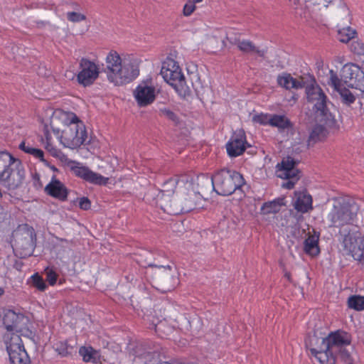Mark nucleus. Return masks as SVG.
I'll return each instance as SVG.
<instances>
[{
  "label": "nucleus",
  "mask_w": 364,
  "mask_h": 364,
  "mask_svg": "<svg viewBox=\"0 0 364 364\" xmlns=\"http://www.w3.org/2000/svg\"><path fill=\"white\" fill-rule=\"evenodd\" d=\"M105 73L109 82L122 86L135 80L139 75L141 60L133 54H119L112 50L105 59Z\"/></svg>",
  "instance_id": "f257e3e1"
},
{
  "label": "nucleus",
  "mask_w": 364,
  "mask_h": 364,
  "mask_svg": "<svg viewBox=\"0 0 364 364\" xmlns=\"http://www.w3.org/2000/svg\"><path fill=\"white\" fill-rule=\"evenodd\" d=\"M296 14L304 18L316 17L324 9L329 8L347 18L350 11L344 0H288Z\"/></svg>",
  "instance_id": "f03ea898"
},
{
  "label": "nucleus",
  "mask_w": 364,
  "mask_h": 364,
  "mask_svg": "<svg viewBox=\"0 0 364 364\" xmlns=\"http://www.w3.org/2000/svg\"><path fill=\"white\" fill-rule=\"evenodd\" d=\"M208 183H210L213 190L221 196H230L245 185L243 176L237 171L228 168L218 171L210 178L203 177Z\"/></svg>",
  "instance_id": "7ed1b4c3"
},
{
  "label": "nucleus",
  "mask_w": 364,
  "mask_h": 364,
  "mask_svg": "<svg viewBox=\"0 0 364 364\" xmlns=\"http://www.w3.org/2000/svg\"><path fill=\"white\" fill-rule=\"evenodd\" d=\"M152 253L144 252L139 255L137 260L140 266L143 267H156L155 279L156 284L164 291H169L174 289L178 282V278L174 275L175 271L170 265H164L152 262Z\"/></svg>",
  "instance_id": "20e7f679"
},
{
  "label": "nucleus",
  "mask_w": 364,
  "mask_h": 364,
  "mask_svg": "<svg viewBox=\"0 0 364 364\" xmlns=\"http://www.w3.org/2000/svg\"><path fill=\"white\" fill-rule=\"evenodd\" d=\"M160 74L181 97L186 98L191 95V90L186 83L178 62L173 58L168 57L162 63Z\"/></svg>",
  "instance_id": "39448f33"
},
{
  "label": "nucleus",
  "mask_w": 364,
  "mask_h": 364,
  "mask_svg": "<svg viewBox=\"0 0 364 364\" xmlns=\"http://www.w3.org/2000/svg\"><path fill=\"white\" fill-rule=\"evenodd\" d=\"M53 132L58 135L61 144L65 147L76 149L80 146L87 139V134L85 125L75 114H73L70 123L65 127L61 134L58 129L52 127Z\"/></svg>",
  "instance_id": "423d86ee"
},
{
  "label": "nucleus",
  "mask_w": 364,
  "mask_h": 364,
  "mask_svg": "<svg viewBox=\"0 0 364 364\" xmlns=\"http://www.w3.org/2000/svg\"><path fill=\"white\" fill-rule=\"evenodd\" d=\"M178 182L179 180L177 178H170L162 184L161 188L156 197V204L169 215H178L184 210V208L181 207L174 198ZM193 208L190 207L185 211H189Z\"/></svg>",
  "instance_id": "0eeeda50"
},
{
  "label": "nucleus",
  "mask_w": 364,
  "mask_h": 364,
  "mask_svg": "<svg viewBox=\"0 0 364 364\" xmlns=\"http://www.w3.org/2000/svg\"><path fill=\"white\" fill-rule=\"evenodd\" d=\"M358 206L354 202L338 200L333 205L328 215L331 227L339 228L353 223L356 218Z\"/></svg>",
  "instance_id": "6e6552de"
},
{
  "label": "nucleus",
  "mask_w": 364,
  "mask_h": 364,
  "mask_svg": "<svg viewBox=\"0 0 364 364\" xmlns=\"http://www.w3.org/2000/svg\"><path fill=\"white\" fill-rule=\"evenodd\" d=\"M306 93L308 102H314V108L317 112H320L323 117L321 121H323L326 126L333 127L336 120L327 109V97L322 89L316 84L315 80H313V83L306 86Z\"/></svg>",
  "instance_id": "1a4fd4ad"
},
{
  "label": "nucleus",
  "mask_w": 364,
  "mask_h": 364,
  "mask_svg": "<svg viewBox=\"0 0 364 364\" xmlns=\"http://www.w3.org/2000/svg\"><path fill=\"white\" fill-rule=\"evenodd\" d=\"M4 343L11 364L31 363L20 335L16 333H6L4 336Z\"/></svg>",
  "instance_id": "9d476101"
},
{
  "label": "nucleus",
  "mask_w": 364,
  "mask_h": 364,
  "mask_svg": "<svg viewBox=\"0 0 364 364\" xmlns=\"http://www.w3.org/2000/svg\"><path fill=\"white\" fill-rule=\"evenodd\" d=\"M352 341L351 336L343 331H336L334 332H331L327 336V346H326L327 349V355L328 357H332L333 363L336 364V353L346 347H349L350 346Z\"/></svg>",
  "instance_id": "9b49d317"
},
{
  "label": "nucleus",
  "mask_w": 364,
  "mask_h": 364,
  "mask_svg": "<svg viewBox=\"0 0 364 364\" xmlns=\"http://www.w3.org/2000/svg\"><path fill=\"white\" fill-rule=\"evenodd\" d=\"M327 336H318L316 332L309 336L306 341V347L309 349L311 354L321 364H332L333 360L332 357H328L327 349Z\"/></svg>",
  "instance_id": "f8f14e48"
},
{
  "label": "nucleus",
  "mask_w": 364,
  "mask_h": 364,
  "mask_svg": "<svg viewBox=\"0 0 364 364\" xmlns=\"http://www.w3.org/2000/svg\"><path fill=\"white\" fill-rule=\"evenodd\" d=\"M36 232L33 228L26 225L23 230L18 231L14 236L15 245L21 257L30 256L33 250Z\"/></svg>",
  "instance_id": "ddd939ff"
},
{
  "label": "nucleus",
  "mask_w": 364,
  "mask_h": 364,
  "mask_svg": "<svg viewBox=\"0 0 364 364\" xmlns=\"http://www.w3.org/2000/svg\"><path fill=\"white\" fill-rule=\"evenodd\" d=\"M341 76L347 86L360 90L364 88V72L358 65L353 63L345 65Z\"/></svg>",
  "instance_id": "4468645a"
},
{
  "label": "nucleus",
  "mask_w": 364,
  "mask_h": 364,
  "mask_svg": "<svg viewBox=\"0 0 364 364\" xmlns=\"http://www.w3.org/2000/svg\"><path fill=\"white\" fill-rule=\"evenodd\" d=\"M81 70L77 75V82L84 87L92 85L99 76L98 66L90 60L82 58L80 62Z\"/></svg>",
  "instance_id": "2eb2a0df"
},
{
  "label": "nucleus",
  "mask_w": 364,
  "mask_h": 364,
  "mask_svg": "<svg viewBox=\"0 0 364 364\" xmlns=\"http://www.w3.org/2000/svg\"><path fill=\"white\" fill-rule=\"evenodd\" d=\"M13 170H10L6 176L0 178V182L8 190H16L19 188L25 179V169L21 161H16Z\"/></svg>",
  "instance_id": "dca6fc26"
},
{
  "label": "nucleus",
  "mask_w": 364,
  "mask_h": 364,
  "mask_svg": "<svg viewBox=\"0 0 364 364\" xmlns=\"http://www.w3.org/2000/svg\"><path fill=\"white\" fill-rule=\"evenodd\" d=\"M129 354L134 358H137L141 360L144 364H158L161 362L158 350H151L142 343H137L130 348Z\"/></svg>",
  "instance_id": "f3484780"
},
{
  "label": "nucleus",
  "mask_w": 364,
  "mask_h": 364,
  "mask_svg": "<svg viewBox=\"0 0 364 364\" xmlns=\"http://www.w3.org/2000/svg\"><path fill=\"white\" fill-rule=\"evenodd\" d=\"M355 238L348 232L344 235L342 245L358 264L364 267V236L361 237L357 246L354 245Z\"/></svg>",
  "instance_id": "a211bd4d"
},
{
  "label": "nucleus",
  "mask_w": 364,
  "mask_h": 364,
  "mask_svg": "<svg viewBox=\"0 0 364 364\" xmlns=\"http://www.w3.org/2000/svg\"><path fill=\"white\" fill-rule=\"evenodd\" d=\"M28 322V318L22 314H16L12 310H9L5 313L3 318V323L9 331H16L17 333H22L24 327Z\"/></svg>",
  "instance_id": "6ab92c4d"
},
{
  "label": "nucleus",
  "mask_w": 364,
  "mask_h": 364,
  "mask_svg": "<svg viewBox=\"0 0 364 364\" xmlns=\"http://www.w3.org/2000/svg\"><path fill=\"white\" fill-rule=\"evenodd\" d=\"M246 136L242 129L235 132L226 144L227 152L231 157H236L243 154L246 149Z\"/></svg>",
  "instance_id": "aec40b11"
},
{
  "label": "nucleus",
  "mask_w": 364,
  "mask_h": 364,
  "mask_svg": "<svg viewBox=\"0 0 364 364\" xmlns=\"http://www.w3.org/2000/svg\"><path fill=\"white\" fill-rule=\"evenodd\" d=\"M155 87L141 82L134 90V97L140 107H146L155 100Z\"/></svg>",
  "instance_id": "412c9836"
},
{
  "label": "nucleus",
  "mask_w": 364,
  "mask_h": 364,
  "mask_svg": "<svg viewBox=\"0 0 364 364\" xmlns=\"http://www.w3.org/2000/svg\"><path fill=\"white\" fill-rule=\"evenodd\" d=\"M77 164L76 166H71V171L77 177L96 185H105L107 183V178L93 172L86 166H80L78 163Z\"/></svg>",
  "instance_id": "4be33fe9"
},
{
  "label": "nucleus",
  "mask_w": 364,
  "mask_h": 364,
  "mask_svg": "<svg viewBox=\"0 0 364 364\" xmlns=\"http://www.w3.org/2000/svg\"><path fill=\"white\" fill-rule=\"evenodd\" d=\"M228 41L232 45H235L245 54H257L258 56L264 58L266 50H260L255 43L250 40H241L237 37H227Z\"/></svg>",
  "instance_id": "5701e85b"
},
{
  "label": "nucleus",
  "mask_w": 364,
  "mask_h": 364,
  "mask_svg": "<svg viewBox=\"0 0 364 364\" xmlns=\"http://www.w3.org/2000/svg\"><path fill=\"white\" fill-rule=\"evenodd\" d=\"M44 191L47 195L61 201H65L68 198V188L55 176L52 178L51 181L45 187Z\"/></svg>",
  "instance_id": "b1692460"
},
{
  "label": "nucleus",
  "mask_w": 364,
  "mask_h": 364,
  "mask_svg": "<svg viewBox=\"0 0 364 364\" xmlns=\"http://www.w3.org/2000/svg\"><path fill=\"white\" fill-rule=\"evenodd\" d=\"M54 349L62 357L72 356L77 352V343L73 340L58 341Z\"/></svg>",
  "instance_id": "393cba45"
},
{
  "label": "nucleus",
  "mask_w": 364,
  "mask_h": 364,
  "mask_svg": "<svg viewBox=\"0 0 364 364\" xmlns=\"http://www.w3.org/2000/svg\"><path fill=\"white\" fill-rule=\"evenodd\" d=\"M319 233L314 231V235H309L304 242V252L311 256H317L320 253L318 247Z\"/></svg>",
  "instance_id": "a878e982"
},
{
  "label": "nucleus",
  "mask_w": 364,
  "mask_h": 364,
  "mask_svg": "<svg viewBox=\"0 0 364 364\" xmlns=\"http://www.w3.org/2000/svg\"><path fill=\"white\" fill-rule=\"evenodd\" d=\"M284 205V198H277L273 200L264 203L261 207L260 213L262 215L275 214L279 213L282 207Z\"/></svg>",
  "instance_id": "bb28decb"
},
{
  "label": "nucleus",
  "mask_w": 364,
  "mask_h": 364,
  "mask_svg": "<svg viewBox=\"0 0 364 364\" xmlns=\"http://www.w3.org/2000/svg\"><path fill=\"white\" fill-rule=\"evenodd\" d=\"M328 132L323 125H315L309 136L308 145H314V144L323 141L328 136Z\"/></svg>",
  "instance_id": "cd10ccee"
},
{
  "label": "nucleus",
  "mask_w": 364,
  "mask_h": 364,
  "mask_svg": "<svg viewBox=\"0 0 364 364\" xmlns=\"http://www.w3.org/2000/svg\"><path fill=\"white\" fill-rule=\"evenodd\" d=\"M270 126L277 127L280 131L293 128L292 122L283 114H272L270 117Z\"/></svg>",
  "instance_id": "c85d7f7f"
},
{
  "label": "nucleus",
  "mask_w": 364,
  "mask_h": 364,
  "mask_svg": "<svg viewBox=\"0 0 364 364\" xmlns=\"http://www.w3.org/2000/svg\"><path fill=\"white\" fill-rule=\"evenodd\" d=\"M191 84L197 96L203 100L208 94L210 87L208 84H203L198 75H193L191 77Z\"/></svg>",
  "instance_id": "c756f323"
},
{
  "label": "nucleus",
  "mask_w": 364,
  "mask_h": 364,
  "mask_svg": "<svg viewBox=\"0 0 364 364\" xmlns=\"http://www.w3.org/2000/svg\"><path fill=\"white\" fill-rule=\"evenodd\" d=\"M79 354L85 363H97L99 361L97 352L91 346H81L79 349Z\"/></svg>",
  "instance_id": "7c9ffc66"
},
{
  "label": "nucleus",
  "mask_w": 364,
  "mask_h": 364,
  "mask_svg": "<svg viewBox=\"0 0 364 364\" xmlns=\"http://www.w3.org/2000/svg\"><path fill=\"white\" fill-rule=\"evenodd\" d=\"M353 350L354 349L351 346L346 347L336 353V359L339 358L344 364H354V359L353 357Z\"/></svg>",
  "instance_id": "2f4dec72"
},
{
  "label": "nucleus",
  "mask_w": 364,
  "mask_h": 364,
  "mask_svg": "<svg viewBox=\"0 0 364 364\" xmlns=\"http://www.w3.org/2000/svg\"><path fill=\"white\" fill-rule=\"evenodd\" d=\"M356 34L355 30L350 26L339 29L338 31V38L342 43H348L353 39Z\"/></svg>",
  "instance_id": "473e14b6"
},
{
  "label": "nucleus",
  "mask_w": 364,
  "mask_h": 364,
  "mask_svg": "<svg viewBox=\"0 0 364 364\" xmlns=\"http://www.w3.org/2000/svg\"><path fill=\"white\" fill-rule=\"evenodd\" d=\"M348 307L356 311L364 309V296L360 295H353L348 298Z\"/></svg>",
  "instance_id": "72a5a7b5"
},
{
  "label": "nucleus",
  "mask_w": 364,
  "mask_h": 364,
  "mask_svg": "<svg viewBox=\"0 0 364 364\" xmlns=\"http://www.w3.org/2000/svg\"><path fill=\"white\" fill-rule=\"evenodd\" d=\"M342 99V102L346 105H350L353 103L355 100V97L354 95L347 88L343 87L341 90L338 91Z\"/></svg>",
  "instance_id": "f704fd0d"
},
{
  "label": "nucleus",
  "mask_w": 364,
  "mask_h": 364,
  "mask_svg": "<svg viewBox=\"0 0 364 364\" xmlns=\"http://www.w3.org/2000/svg\"><path fill=\"white\" fill-rule=\"evenodd\" d=\"M296 162L291 158L287 157L286 159H283L281 164H278L277 167L280 166L278 171L279 173H284V171H291V169L295 168Z\"/></svg>",
  "instance_id": "c9c22d12"
},
{
  "label": "nucleus",
  "mask_w": 364,
  "mask_h": 364,
  "mask_svg": "<svg viewBox=\"0 0 364 364\" xmlns=\"http://www.w3.org/2000/svg\"><path fill=\"white\" fill-rule=\"evenodd\" d=\"M77 11H78L73 10L72 11L67 12L66 18L68 21L72 23H79L87 19V16L85 14Z\"/></svg>",
  "instance_id": "e433bc0d"
},
{
  "label": "nucleus",
  "mask_w": 364,
  "mask_h": 364,
  "mask_svg": "<svg viewBox=\"0 0 364 364\" xmlns=\"http://www.w3.org/2000/svg\"><path fill=\"white\" fill-rule=\"evenodd\" d=\"M300 173L301 172L298 168H294L291 169V171H284V173H279L278 174V177L284 179H291L298 181L301 177Z\"/></svg>",
  "instance_id": "4c0bfd02"
},
{
  "label": "nucleus",
  "mask_w": 364,
  "mask_h": 364,
  "mask_svg": "<svg viewBox=\"0 0 364 364\" xmlns=\"http://www.w3.org/2000/svg\"><path fill=\"white\" fill-rule=\"evenodd\" d=\"M31 280L33 286L39 291H43L46 289L47 285L45 281L43 280V277L40 276L38 273L34 274L31 277Z\"/></svg>",
  "instance_id": "58836bf2"
},
{
  "label": "nucleus",
  "mask_w": 364,
  "mask_h": 364,
  "mask_svg": "<svg viewBox=\"0 0 364 364\" xmlns=\"http://www.w3.org/2000/svg\"><path fill=\"white\" fill-rule=\"evenodd\" d=\"M290 79L291 74L284 73L282 75H278L277 80L279 85L287 90H290Z\"/></svg>",
  "instance_id": "ea45409f"
},
{
  "label": "nucleus",
  "mask_w": 364,
  "mask_h": 364,
  "mask_svg": "<svg viewBox=\"0 0 364 364\" xmlns=\"http://www.w3.org/2000/svg\"><path fill=\"white\" fill-rule=\"evenodd\" d=\"M306 199V202L304 203L303 201V200H301L300 198H299L295 203V205H294L295 209H296L297 210L301 211V212L307 211L309 207L311 204V196H309Z\"/></svg>",
  "instance_id": "a19ab883"
},
{
  "label": "nucleus",
  "mask_w": 364,
  "mask_h": 364,
  "mask_svg": "<svg viewBox=\"0 0 364 364\" xmlns=\"http://www.w3.org/2000/svg\"><path fill=\"white\" fill-rule=\"evenodd\" d=\"M331 77H330V82L329 85H331L335 90L337 92L343 88L341 81H343L342 78L340 79L337 74L333 73V70L330 71Z\"/></svg>",
  "instance_id": "79ce46f5"
},
{
  "label": "nucleus",
  "mask_w": 364,
  "mask_h": 364,
  "mask_svg": "<svg viewBox=\"0 0 364 364\" xmlns=\"http://www.w3.org/2000/svg\"><path fill=\"white\" fill-rule=\"evenodd\" d=\"M268 114H255L252 117V121L255 123H258L262 125L269 124L270 125V117Z\"/></svg>",
  "instance_id": "37998d69"
},
{
  "label": "nucleus",
  "mask_w": 364,
  "mask_h": 364,
  "mask_svg": "<svg viewBox=\"0 0 364 364\" xmlns=\"http://www.w3.org/2000/svg\"><path fill=\"white\" fill-rule=\"evenodd\" d=\"M351 50L356 55H364V43L360 41H353L350 46Z\"/></svg>",
  "instance_id": "c03bdc74"
},
{
  "label": "nucleus",
  "mask_w": 364,
  "mask_h": 364,
  "mask_svg": "<svg viewBox=\"0 0 364 364\" xmlns=\"http://www.w3.org/2000/svg\"><path fill=\"white\" fill-rule=\"evenodd\" d=\"M16 161H21V160L14 156V160H11L10 162L6 163L3 166L1 171H0V178L6 176L10 170H13V168L15 167L14 164H16Z\"/></svg>",
  "instance_id": "a18cd8bd"
},
{
  "label": "nucleus",
  "mask_w": 364,
  "mask_h": 364,
  "mask_svg": "<svg viewBox=\"0 0 364 364\" xmlns=\"http://www.w3.org/2000/svg\"><path fill=\"white\" fill-rule=\"evenodd\" d=\"M26 153L33 155L34 157L39 159L43 162L46 161L44 159V153L41 149L31 147L26 150Z\"/></svg>",
  "instance_id": "49530a36"
},
{
  "label": "nucleus",
  "mask_w": 364,
  "mask_h": 364,
  "mask_svg": "<svg viewBox=\"0 0 364 364\" xmlns=\"http://www.w3.org/2000/svg\"><path fill=\"white\" fill-rule=\"evenodd\" d=\"M166 323L160 321L158 323H152L151 326H149V328H154L156 333L159 334V336L164 337L166 336L167 334L164 331V328L166 327Z\"/></svg>",
  "instance_id": "de8ad7c7"
},
{
  "label": "nucleus",
  "mask_w": 364,
  "mask_h": 364,
  "mask_svg": "<svg viewBox=\"0 0 364 364\" xmlns=\"http://www.w3.org/2000/svg\"><path fill=\"white\" fill-rule=\"evenodd\" d=\"M160 112L161 113V114H163L164 116L167 117L168 119L173 122L175 124H178L179 122L178 117L171 110L166 109V108H164V109H160Z\"/></svg>",
  "instance_id": "09e8293b"
},
{
  "label": "nucleus",
  "mask_w": 364,
  "mask_h": 364,
  "mask_svg": "<svg viewBox=\"0 0 364 364\" xmlns=\"http://www.w3.org/2000/svg\"><path fill=\"white\" fill-rule=\"evenodd\" d=\"M11 160H14V156L7 151H0V171H1L3 166L10 162Z\"/></svg>",
  "instance_id": "8fccbe9b"
},
{
  "label": "nucleus",
  "mask_w": 364,
  "mask_h": 364,
  "mask_svg": "<svg viewBox=\"0 0 364 364\" xmlns=\"http://www.w3.org/2000/svg\"><path fill=\"white\" fill-rule=\"evenodd\" d=\"M61 4L63 6H65L68 9H72L73 11H79L81 9L80 5L77 2L73 1L63 0L61 1Z\"/></svg>",
  "instance_id": "3c124183"
},
{
  "label": "nucleus",
  "mask_w": 364,
  "mask_h": 364,
  "mask_svg": "<svg viewBox=\"0 0 364 364\" xmlns=\"http://www.w3.org/2000/svg\"><path fill=\"white\" fill-rule=\"evenodd\" d=\"M196 5L192 4L190 1L188 0L187 3L184 5L183 9V14L185 16H191L193 11L196 10Z\"/></svg>",
  "instance_id": "603ef678"
},
{
  "label": "nucleus",
  "mask_w": 364,
  "mask_h": 364,
  "mask_svg": "<svg viewBox=\"0 0 364 364\" xmlns=\"http://www.w3.org/2000/svg\"><path fill=\"white\" fill-rule=\"evenodd\" d=\"M79 207L80 209L84 210H90L91 208V201L87 197H82L80 198Z\"/></svg>",
  "instance_id": "864d4df0"
},
{
  "label": "nucleus",
  "mask_w": 364,
  "mask_h": 364,
  "mask_svg": "<svg viewBox=\"0 0 364 364\" xmlns=\"http://www.w3.org/2000/svg\"><path fill=\"white\" fill-rule=\"evenodd\" d=\"M291 82H290V90L291 89H300L305 87V82L303 80H298L296 78H294L291 75Z\"/></svg>",
  "instance_id": "5fc2aeb1"
},
{
  "label": "nucleus",
  "mask_w": 364,
  "mask_h": 364,
  "mask_svg": "<svg viewBox=\"0 0 364 364\" xmlns=\"http://www.w3.org/2000/svg\"><path fill=\"white\" fill-rule=\"evenodd\" d=\"M58 279V274L53 270H50L47 272L46 280L50 285H54L56 283Z\"/></svg>",
  "instance_id": "6e6d98bb"
},
{
  "label": "nucleus",
  "mask_w": 364,
  "mask_h": 364,
  "mask_svg": "<svg viewBox=\"0 0 364 364\" xmlns=\"http://www.w3.org/2000/svg\"><path fill=\"white\" fill-rule=\"evenodd\" d=\"M33 186L36 189H40L43 187V183L41 181V176H40L39 173H35L33 175Z\"/></svg>",
  "instance_id": "4d7b16f0"
},
{
  "label": "nucleus",
  "mask_w": 364,
  "mask_h": 364,
  "mask_svg": "<svg viewBox=\"0 0 364 364\" xmlns=\"http://www.w3.org/2000/svg\"><path fill=\"white\" fill-rule=\"evenodd\" d=\"M43 132H44L45 138L46 139V142H47L46 149H49L48 147L50 146V141L51 140V136H50V134L49 132V129H48V125L46 124L44 126Z\"/></svg>",
  "instance_id": "13d9d810"
},
{
  "label": "nucleus",
  "mask_w": 364,
  "mask_h": 364,
  "mask_svg": "<svg viewBox=\"0 0 364 364\" xmlns=\"http://www.w3.org/2000/svg\"><path fill=\"white\" fill-rule=\"evenodd\" d=\"M297 181H294V180H291V179H288V181L285 182V183H283V184L282 185V186L284 188H287V189H292L294 187V185L295 183H296Z\"/></svg>",
  "instance_id": "bf43d9fd"
},
{
  "label": "nucleus",
  "mask_w": 364,
  "mask_h": 364,
  "mask_svg": "<svg viewBox=\"0 0 364 364\" xmlns=\"http://www.w3.org/2000/svg\"><path fill=\"white\" fill-rule=\"evenodd\" d=\"M36 27L38 28H42L50 24L48 21H36Z\"/></svg>",
  "instance_id": "052dcab7"
},
{
  "label": "nucleus",
  "mask_w": 364,
  "mask_h": 364,
  "mask_svg": "<svg viewBox=\"0 0 364 364\" xmlns=\"http://www.w3.org/2000/svg\"><path fill=\"white\" fill-rule=\"evenodd\" d=\"M28 148H31V146H26L25 142H21L19 145V149L23 151L26 153V150Z\"/></svg>",
  "instance_id": "680f3d73"
},
{
  "label": "nucleus",
  "mask_w": 364,
  "mask_h": 364,
  "mask_svg": "<svg viewBox=\"0 0 364 364\" xmlns=\"http://www.w3.org/2000/svg\"><path fill=\"white\" fill-rule=\"evenodd\" d=\"M22 266H23L22 262L16 261V263L14 264V267L18 270H21V268L22 267Z\"/></svg>",
  "instance_id": "e2e57ef3"
},
{
  "label": "nucleus",
  "mask_w": 364,
  "mask_h": 364,
  "mask_svg": "<svg viewBox=\"0 0 364 364\" xmlns=\"http://www.w3.org/2000/svg\"><path fill=\"white\" fill-rule=\"evenodd\" d=\"M56 240L58 241L63 242H65V243H68V244L70 242L67 239L60 238V237H56Z\"/></svg>",
  "instance_id": "0e129e2a"
},
{
  "label": "nucleus",
  "mask_w": 364,
  "mask_h": 364,
  "mask_svg": "<svg viewBox=\"0 0 364 364\" xmlns=\"http://www.w3.org/2000/svg\"><path fill=\"white\" fill-rule=\"evenodd\" d=\"M284 277L290 282L291 281V274L288 272H286L284 274Z\"/></svg>",
  "instance_id": "69168bd1"
},
{
  "label": "nucleus",
  "mask_w": 364,
  "mask_h": 364,
  "mask_svg": "<svg viewBox=\"0 0 364 364\" xmlns=\"http://www.w3.org/2000/svg\"><path fill=\"white\" fill-rule=\"evenodd\" d=\"M4 293V290L2 288H0V296L3 295Z\"/></svg>",
  "instance_id": "338daca9"
},
{
  "label": "nucleus",
  "mask_w": 364,
  "mask_h": 364,
  "mask_svg": "<svg viewBox=\"0 0 364 364\" xmlns=\"http://www.w3.org/2000/svg\"><path fill=\"white\" fill-rule=\"evenodd\" d=\"M52 169H53V171H57V168H56L55 166H52Z\"/></svg>",
  "instance_id": "774afa93"
}]
</instances>
